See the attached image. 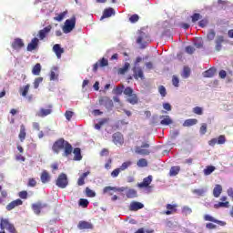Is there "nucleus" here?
<instances>
[{
    "instance_id": "obj_1",
    "label": "nucleus",
    "mask_w": 233,
    "mask_h": 233,
    "mask_svg": "<svg viewBox=\"0 0 233 233\" xmlns=\"http://www.w3.org/2000/svg\"><path fill=\"white\" fill-rule=\"evenodd\" d=\"M52 150L55 152V154H59L61 150H64L62 156L64 157H68V156L72 155L74 147H72V144H69L68 141L65 140V138H58L54 142Z\"/></svg>"
},
{
    "instance_id": "obj_2",
    "label": "nucleus",
    "mask_w": 233,
    "mask_h": 233,
    "mask_svg": "<svg viewBox=\"0 0 233 233\" xmlns=\"http://www.w3.org/2000/svg\"><path fill=\"white\" fill-rule=\"evenodd\" d=\"M0 228L1 230H8L9 233H17L14 224L10 223L7 218H0Z\"/></svg>"
},
{
    "instance_id": "obj_3",
    "label": "nucleus",
    "mask_w": 233,
    "mask_h": 233,
    "mask_svg": "<svg viewBox=\"0 0 233 233\" xmlns=\"http://www.w3.org/2000/svg\"><path fill=\"white\" fill-rule=\"evenodd\" d=\"M76 28V16L73 15L71 19H67L65 22V25L63 26V32L64 34H70L72 30Z\"/></svg>"
},
{
    "instance_id": "obj_4",
    "label": "nucleus",
    "mask_w": 233,
    "mask_h": 233,
    "mask_svg": "<svg viewBox=\"0 0 233 233\" xmlns=\"http://www.w3.org/2000/svg\"><path fill=\"white\" fill-rule=\"evenodd\" d=\"M56 185L58 188H66L68 187V177L66 174L61 173L56 181Z\"/></svg>"
},
{
    "instance_id": "obj_5",
    "label": "nucleus",
    "mask_w": 233,
    "mask_h": 233,
    "mask_svg": "<svg viewBox=\"0 0 233 233\" xmlns=\"http://www.w3.org/2000/svg\"><path fill=\"white\" fill-rule=\"evenodd\" d=\"M147 148H150V145L148 143H143L141 147H135V152L136 154H139V156H150V150Z\"/></svg>"
},
{
    "instance_id": "obj_6",
    "label": "nucleus",
    "mask_w": 233,
    "mask_h": 233,
    "mask_svg": "<svg viewBox=\"0 0 233 233\" xmlns=\"http://www.w3.org/2000/svg\"><path fill=\"white\" fill-rule=\"evenodd\" d=\"M113 143L116 147H123L125 143V137H123V134L120 132L114 133L112 136Z\"/></svg>"
},
{
    "instance_id": "obj_7",
    "label": "nucleus",
    "mask_w": 233,
    "mask_h": 233,
    "mask_svg": "<svg viewBox=\"0 0 233 233\" xmlns=\"http://www.w3.org/2000/svg\"><path fill=\"white\" fill-rule=\"evenodd\" d=\"M124 187H105L103 189V194H108L109 196H114V192H123Z\"/></svg>"
},
{
    "instance_id": "obj_8",
    "label": "nucleus",
    "mask_w": 233,
    "mask_h": 233,
    "mask_svg": "<svg viewBox=\"0 0 233 233\" xmlns=\"http://www.w3.org/2000/svg\"><path fill=\"white\" fill-rule=\"evenodd\" d=\"M50 32H52V25H49L46 27H44L43 29H41L40 31H38V37L41 41H43V39H46V37L50 34Z\"/></svg>"
},
{
    "instance_id": "obj_9",
    "label": "nucleus",
    "mask_w": 233,
    "mask_h": 233,
    "mask_svg": "<svg viewBox=\"0 0 233 233\" xmlns=\"http://www.w3.org/2000/svg\"><path fill=\"white\" fill-rule=\"evenodd\" d=\"M141 208H145V205L141 202L132 201L129 205L130 212H137V210H141Z\"/></svg>"
},
{
    "instance_id": "obj_10",
    "label": "nucleus",
    "mask_w": 233,
    "mask_h": 233,
    "mask_svg": "<svg viewBox=\"0 0 233 233\" xmlns=\"http://www.w3.org/2000/svg\"><path fill=\"white\" fill-rule=\"evenodd\" d=\"M204 220L210 221L211 223H216L217 225H219V227H225L227 225V222H225L223 220L216 219V218H214V217H212L210 215H205Z\"/></svg>"
},
{
    "instance_id": "obj_11",
    "label": "nucleus",
    "mask_w": 233,
    "mask_h": 233,
    "mask_svg": "<svg viewBox=\"0 0 233 233\" xmlns=\"http://www.w3.org/2000/svg\"><path fill=\"white\" fill-rule=\"evenodd\" d=\"M223 43H225V37L223 35H218L215 40L216 52H221V49L223 48Z\"/></svg>"
},
{
    "instance_id": "obj_12",
    "label": "nucleus",
    "mask_w": 233,
    "mask_h": 233,
    "mask_svg": "<svg viewBox=\"0 0 233 233\" xmlns=\"http://www.w3.org/2000/svg\"><path fill=\"white\" fill-rule=\"evenodd\" d=\"M48 207V204H43V203H35L32 204V210L36 214V216H39L41 214L42 208H46Z\"/></svg>"
},
{
    "instance_id": "obj_13",
    "label": "nucleus",
    "mask_w": 233,
    "mask_h": 233,
    "mask_svg": "<svg viewBox=\"0 0 233 233\" xmlns=\"http://www.w3.org/2000/svg\"><path fill=\"white\" fill-rule=\"evenodd\" d=\"M13 50H21L25 46V42L21 38H15L11 44Z\"/></svg>"
},
{
    "instance_id": "obj_14",
    "label": "nucleus",
    "mask_w": 233,
    "mask_h": 233,
    "mask_svg": "<svg viewBox=\"0 0 233 233\" xmlns=\"http://www.w3.org/2000/svg\"><path fill=\"white\" fill-rule=\"evenodd\" d=\"M37 46H39V38L35 37L27 45L26 50L27 52H33V50H36Z\"/></svg>"
},
{
    "instance_id": "obj_15",
    "label": "nucleus",
    "mask_w": 233,
    "mask_h": 233,
    "mask_svg": "<svg viewBox=\"0 0 233 233\" xmlns=\"http://www.w3.org/2000/svg\"><path fill=\"white\" fill-rule=\"evenodd\" d=\"M77 228H79V230H89L94 228V225H92V223L82 220L79 221L78 225H77Z\"/></svg>"
},
{
    "instance_id": "obj_16",
    "label": "nucleus",
    "mask_w": 233,
    "mask_h": 233,
    "mask_svg": "<svg viewBox=\"0 0 233 233\" xmlns=\"http://www.w3.org/2000/svg\"><path fill=\"white\" fill-rule=\"evenodd\" d=\"M167 210L164 211V214H166V216H170L172 214H176V212H177V205L174 204H167L166 206Z\"/></svg>"
},
{
    "instance_id": "obj_17",
    "label": "nucleus",
    "mask_w": 233,
    "mask_h": 233,
    "mask_svg": "<svg viewBox=\"0 0 233 233\" xmlns=\"http://www.w3.org/2000/svg\"><path fill=\"white\" fill-rule=\"evenodd\" d=\"M50 114H52V106H48L47 109L40 108L36 116L37 117H46V116H50Z\"/></svg>"
},
{
    "instance_id": "obj_18",
    "label": "nucleus",
    "mask_w": 233,
    "mask_h": 233,
    "mask_svg": "<svg viewBox=\"0 0 233 233\" xmlns=\"http://www.w3.org/2000/svg\"><path fill=\"white\" fill-rule=\"evenodd\" d=\"M21 205H23V200H21L20 198H17L10 202L5 208L6 210L10 211V210H14L15 207H21Z\"/></svg>"
},
{
    "instance_id": "obj_19",
    "label": "nucleus",
    "mask_w": 233,
    "mask_h": 233,
    "mask_svg": "<svg viewBox=\"0 0 233 233\" xmlns=\"http://www.w3.org/2000/svg\"><path fill=\"white\" fill-rule=\"evenodd\" d=\"M53 50L57 57V59H61V56L65 54V49L61 47V45L56 44L53 46Z\"/></svg>"
},
{
    "instance_id": "obj_20",
    "label": "nucleus",
    "mask_w": 233,
    "mask_h": 233,
    "mask_svg": "<svg viewBox=\"0 0 233 233\" xmlns=\"http://www.w3.org/2000/svg\"><path fill=\"white\" fill-rule=\"evenodd\" d=\"M133 72L135 79H145V75L141 67H134Z\"/></svg>"
},
{
    "instance_id": "obj_21",
    "label": "nucleus",
    "mask_w": 233,
    "mask_h": 233,
    "mask_svg": "<svg viewBox=\"0 0 233 233\" xmlns=\"http://www.w3.org/2000/svg\"><path fill=\"white\" fill-rule=\"evenodd\" d=\"M152 183V175H149L147 177H145L141 183L138 184L139 188H147Z\"/></svg>"
},
{
    "instance_id": "obj_22",
    "label": "nucleus",
    "mask_w": 233,
    "mask_h": 233,
    "mask_svg": "<svg viewBox=\"0 0 233 233\" xmlns=\"http://www.w3.org/2000/svg\"><path fill=\"white\" fill-rule=\"evenodd\" d=\"M88 176H90V171H86V172L83 173L82 175H80V177L77 179L78 187H83V185H85V179H86V177H88Z\"/></svg>"
},
{
    "instance_id": "obj_23",
    "label": "nucleus",
    "mask_w": 233,
    "mask_h": 233,
    "mask_svg": "<svg viewBox=\"0 0 233 233\" xmlns=\"http://www.w3.org/2000/svg\"><path fill=\"white\" fill-rule=\"evenodd\" d=\"M114 14H116V12L114 11V8L109 7L107 9L104 10L103 15L101 16V20L103 19H106V17H112V15H114Z\"/></svg>"
},
{
    "instance_id": "obj_24",
    "label": "nucleus",
    "mask_w": 233,
    "mask_h": 233,
    "mask_svg": "<svg viewBox=\"0 0 233 233\" xmlns=\"http://www.w3.org/2000/svg\"><path fill=\"white\" fill-rule=\"evenodd\" d=\"M18 137L21 143H23L25 139H26V127H25V125L20 126V132H19Z\"/></svg>"
},
{
    "instance_id": "obj_25",
    "label": "nucleus",
    "mask_w": 233,
    "mask_h": 233,
    "mask_svg": "<svg viewBox=\"0 0 233 233\" xmlns=\"http://www.w3.org/2000/svg\"><path fill=\"white\" fill-rule=\"evenodd\" d=\"M160 119V124L163 125L164 127H168V125H172L173 121L172 118H170V116H161Z\"/></svg>"
},
{
    "instance_id": "obj_26",
    "label": "nucleus",
    "mask_w": 233,
    "mask_h": 233,
    "mask_svg": "<svg viewBox=\"0 0 233 233\" xmlns=\"http://www.w3.org/2000/svg\"><path fill=\"white\" fill-rule=\"evenodd\" d=\"M223 192V187L219 184H217L213 188V196L214 198H219L221 193Z\"/></svg>"
},
{
    "instance_id": "obj_27",
    "label": "nucleus",
    "mask_w": 233,
    "mask_h": 233,
    "mask_svg": "<svg viewBox=\"0 0 233 233\" xmlns=\"http://www.w3.org/2000/svg\"><path fill=\"white\" fill-rule=\"evenodd\" d=\"M144 39H147V35L143 32H140V35L137 39V45H141L140 48H147V44H143Z\"/></svg>"
},
{
    "instance_id": "obj_28",
    "label": "nucleus",
    "mask_w": 233,
    "mask_h": 233,
    "mask_svg": "<svg viewBox=\"0 0 233 233\" xmlns=\"http://www.w3.org/2000/svg\"><path fill=\"white\" fill-rule=\"evenodd\" d=\"M50 174L48 173V171L46 170H44L40 176V179H41V182L44 183V184H46L50 181Z\"/></svg>"
},
{
    "instance_id": "obj_29",
    "label": "nucleus",
    "mask_w": 233,
    "mask_h": 233,
    "mask_svg": "<svg viewBox=\"0 0 233 233\" xmlns=\"http://www.w3.org/2000/svg\"><path fill=\"white\" fill-rule=\"evenodd\" d=\"M126 196L128 199H134V198H137V191H136V189L129 188L126 190Z\"/></svg>"
},
{
    "instance_id": "obj_30",
    "label": "nucleus",
    "mask_w": 233,
    "mask_h": 233,
    "mask_svg": "<svg viewBox=\"0 0 233 233\" xmlns=\"http://www.w3.org/2000/svg\"><path fill=\"white\" fill-rule=\"evenodd\" d=\"M127 103H130V105H137V103H139V98H137V95L134 93L132 95H129L127 98Z\"/></svg>"
},
{
    "instance_id": "obj_31",
    "label": "nucleus",
    "mask_w": 233,
    "mask_h": 233,
    "mask_svg": "<svg viewBox=\"0 0 233 233\" xmlns=\"http://www.w3.org/2000/svg\"><path fill=\"white\" fill-rule=\"evenodd\" d=\"M216 67H211L203 73L204 77H214L216 76Z\"/></svg>"
},
{
    "instance_id": "obj_32",
    "label": "nucleus",
    "mask_w": 233,
    "mask_h": 233,
    "mask_svg": "<svg viewBox=\"0 0 233 233\" xmlns=\"http://www.w3.org/2000/svg\"><path fill=\"white\" fill-rule=\"evenodd\" d=\"M30 90V84L25 85L24 87H20V96L26 97L28 96V91Z\"/></svg>"
},
{
    "instance_id": "obj_33",
    "label": "nucleus",
    "mask_w": 233,
    "mask_h": 233,
    "mask_svg": "<svg viewBox=\"0 0 233 233\" xmlns=\"http://www.w3.org/2000/svg\"><path fill=\"white\" fill-rule=\"evenodd\" d=\"M194 125H198V119L189 118L184 121L183 127H194Z\"/></svg>"
},
{
    "instance_id": "obj_34",
    "label": "nucleus",
    "mask_w": 233,
    "mask_h": 233,
    "mask_svg": "<svg viewBox=\"0 0 233 233\" xmlns=\"http://www.w3.org/2000/svg\"><path fill=\"white\" fill-rule=\"evenodd\" d=\"M72 152L75 154V161H81V159H83L81 148L76 147Z\"/></svg>"
},
{
    "instance_id": "obj_35",
    "label": "nucleus",
    "mask_w": 233,
    "mask_h": 233,
    "mask_svg": "<svg viewBox=\"0 0 233 233\" xmlns=\"http://www.w3.org/2000/svg\"><path fill=\"white\" fill-rule=\"evenodd\" d=\"M181 167L179 166H174L169 170V176L174 177L179 174Z\"/></svg>"
},
{
    "instance_id": "obj_36",
    "label": "nucleus",
    "mask_w": 233,
    "mask_h": 233,
    "mask_svg": "<svg viewBox=\"0 0 233 233\" xmlns=\"http://www.w3.org/2000/svg\"><path fill=\"white\" fill-rule=\"evenodd\" d=\"M230 207V202H218V204L214 205V208H228Z\"/></svg>"
},
{
    "instance_id": "obj_37",
    "label": "nucleus",
    "mask_w": 233,
    "mask_h": 233,
    "mask_svg": "<svg viewBox=\"0 0 233 233\" xmlns=\"http://www.w3.org/2000/svg\"><path fill=\"white\" fill-rule=\"evenodd\" d=\"M32 74L34 76H39V74H41V64L37 63L34 66L32 69Z\"/></svg>"
},
{
    "instance_id": "obj_38",
    "label": "nucleus",
    "mask_w": 233,
    "mask_h": 233,
    "mask_svg": "<svg viewBox=\"0 0 233 233\" xmlns=\"http://www.w3.org/2000/svg\"><path fill=\"white\" fill-rule=\"evenodd\" d=\"M216 170V167L214 166H208L206 168L203 170L204 176H210L212 172Z\"/></svg>"
},
{
    "instance_id": "obj_39",
    "label": "nucleus",
    "mask_w": 233,
    "mask_h": 233,
    "mask_svg": "<svg viewBox=\"0 0 233 233\" xmlns=\"http://www.w3.org/2000/svg\"><path fill=\"white\" fill-rule=\"evenodd\" d=\"M66 14H68V11L62 12L59 15H57L56 16H55L54 20L58 21V23H61V21L65 19Z\"/></svg>"
},
{
    "instance_id": "obj_40",
    "label": "nucleus",
    "mask_w": 233,
    "mask_h": 233,
    "mask_svg": "<svg viewBox=\"0 0 233 233\" xmlns=\"http://www.w3.org/2000/svg\"><path fill=\"white\" fill-rule=\"evenodd\" d=\"M128 68H130V64L126 63L123 67L118 69V74H120L121 76L127 74V72H128Z\"/></svg>"
},
{
    "instance_id": "obj_41",
    "label": "nucleus",
    "mask_w": 233,
    "mask_h": 233,
    "mask_svg": "<svg viewBox=\"0 0 233 233\" xmlns=\"http://www.w3.org/2000/svg\"><path fill=\"white\" fill-rule=\"evenodd\" d=\"M216 38V31L214 29H210L207 34V39L208 41H214Z\"/></svg>"
},
{
    "instance_id": "obj_42",
    "label": "nucleus",
    "mask_w": 233,
    "mask_h": 233,
    "mask_svg": "<svg viewBox=\"0 0 233 233\" xmlns=\"http://www.w3.org/2000/svg\"><path fill=\"white\" fill-rule=\"evenodd\" d=\"M124 90H125V86H116L113 89V94H115L116 96H121V94H123Z\"/></svg>"
},
{
    "instance_id": "obj_43",
    "label": "nucleus",
    "mask_w": 233,
    "mask_h": 233,
    "mask_svg": "<svg viewBox=\"0 0 233 233\" xmlns=\"http://www.w3.org/2000/svg\"><path fill=\"white\" fill-rule=\"evenodd\" d=\"M182 77H184L185 79H187V77H190V67L184 66Z\"/></svg>"
},
{
    "instance_id": "obj_44",
    "label": "nucleus",
    "mask_w": 233,
    "mask_h": 233,
    "mask_svg": "<svg viewBox=\"0 0 233 233\" xmlns=\"http://www.w3.org/2000/svg\"><path fill=\"white\" fill-rule=\"evenodd\" d=\"M137 167H148V162L147 161V159L145 158H140L137 162Z\"/></svg>"
},
{
    "instance_id": "obj_45",
    "label": "nucleus",
    "mask_w": 233,
    "mask_h": 233,
    "mask_svg": "<svg viewBox=\"0 0 233 233\" xmlns=\"http://www.w3.org/2000/svg\"><path fill=\"white\" fill-rule=\"evenodd\" d=\"M88 199L86 198H80L78 205L79 207H82V208H86V207H88Z\"/></svg>"
},
{
    "instance_id": "obj_46",
    "label": "nucleus",
    "mask_w": 233,
    "mask_h": 233,
    "mask_svg": "<svg viewBox=\"0 0 233 233\" xmlns=\"http://www.w3.org/2000/svg\"><path fill=\"white\" fill-rule=\"evenodd\" d=\"M225 143H227V137H225V135H220L217 138V144L218 145H225Z\"/></svg>"
},
{
    "instance_id": "obj_47",
    "label": "nucleus",
    "mask_w": 233,
    "mask_h": 233,
    "mask_svg": "<svg viewBox=\"0 0 233 233\" xmlns=\"http://www.w3.org/2000/svg\"><path fill=\"white\" fill-rule=\"evenodd\" d=\"M182 214H184V216H189V214H192V208L188 206H184L182 208Z\"/></svg>"
},
{
    "instance_id": "obj_48",
    "label": "nucleus",
    "mask_w": 233,
    "mask_h": 233,
    "mask_svg": "<svg viewBox=\"0 0 233 233\" xmlns=\"http://www.w3.org/2000/svg\"><path fill=\"white\" fill-rule=\"evenodd\" d=\"M193 114H196L197 116H203V107L195 106L193 108Z\"/></svg>"
},
{
    "instance_id": "obj_49",
    "label": "nucleus",
    "mask_w": 233,
    "mask_h": 233,
    "mask_svg": "<svg viewBox=\"0 0 233 233\" xmlns=\"http://www.w3.org/2000/svg\"><path fill=\"white\" fill-rule=\"evenodd\" d=\"M41 83H43V77H37L35 79L34 81V88L37 89L39 88V85H41Z\"/></svg>"
},
{
    "instance_id": "obj_50",
    "label": "nucleus",
    "mask_w": 233,
    "mask_h": 233,
    "mask_svg": "<svg viewBox=\"0 0 233 233\" xmlns=\"http://www.w3.org/2000/svg\"><path fill=\"white\" fill-rule=\"evenodd\" d=\"M132 166V161H126L124 162L121 166H120V170H127V168H128V167Z\"/></svg>"
},
{
    "instance_id": "obj_51",
    "label": "nucleus",
    "mask_w": 233,
    "mask_h": 233,
    "mask_svg": "<svg viewBox=\"0 0 233 233\" xmlns=\"http://www.w3.org/2000/svg\"><path fill=\"white\" fill-rule=\"evenodd\" d=\"M18 198H20V199H28V192L25 190L20 191L18 193Z\"/></svg>"
},
{
    "instance_id": "obj_52",
    "label": "nucleus",
    "mask_w": 233,
    "mask_h": 233,
    "mask_svg": "<svg viewBox=\"0 0 233 233\" xmlns=\"http://www.w3.org/2000/svg\"><path fill=\"white\" fill-rule=\"evenodd\" d=\"M86 194L87 198H96V193L94 190L90 189L89 187H86Z\"/></svg>"
},
{
    "instance_id": "obj_53",
    "label": "nucleus",
    "mask_w": 233,
    "mask_h": 233,
    "mask_svg": "<svg viewBox=\"0 0 233 233\" xmlns=\"http://www.w3.org/2000/svg\"><path fill=\"white\" fill-rule=\"evenodd\" d=\"M158 92H159V94H160V96H161L162 97H166V96H167V88L164 87V86H160L158 87Z\"/></svg>"
},
{
    "instance_id": "obj_54",
    "label": "nucleus",
    "mask_w": 233,
    "mask_h": 233,
    "mask_svg": "<svg viewBox=\"0 0 233 233\" xmlns=\"http://www.w3.org/2000/svg\"><path fill=\"white\" fill-rule=\"evenodd\" d=\"M106 118L102 119L101 121H99V123L95 125V128L96 130H101V127H103V125H105V123H106Z\"/></svg>"
},
{
    "instance_id": "obj_55",
    "label": "nucleus",
    "mask_w": 233,
    "mask_h": 233,
    "mask_svg": "<svg viewBox=\"0 0 233 233\" xmlns=\"http://www.w3.org/2000/svg\"><path fill=\"white\" fill-rule=\"evenodd\" d=\"M207 128H208L207 123H203L199 129V133L201 134V136H205V134H207Z\"/></svg>"
},
{
    "instance_id": "obj_56",
    "label": "nucleus",
    "mask_w": 233,
    "mask_h": 233,
    "mask_svg": "<svg viewBox=\"0 0 233 233\" xmlns=\"http://www.w3.org/2000/svg\"><path fill=\"white\" fill-rule=\"evenodd\" d=\"M98 65L101 67L108 66V60L106 58L103 57L101 60L98 61Z\"/></svg>"
},
{
    "instance_id": "obj_57",
    "label": "nucleus",
    "mask_w": 233,
    "mask_h": 233,
    "mask_svg": "<svg viewBox=\"0 0 233 233\" xmlns=\"http://www.w3.org/2000/svg\"><path fill=\"white\" fill-rule=\"evenodd\" d=\"M123 92H124L125 96H129L134 94V89H132V87H126Z\"/></svg>"
},
{
    "instance_id": "obj_58",
    "label": "nucleus",
    "mask_w": 233,
    "mask_h": 233,
    "mask_svg": "<svg viewBox=\"0 0 233 233\" xmlns=\"http://www.w3.org/2000/svg\"><path fill=\"white\" fill-rule=\"evenodd\" d=\"M191 19H192V23H196L197 21H199V19H201V15L199 13H195L191 16Z\"/></svg>"
},
{
    "instance_id": "obj_59",
    "label": "nucleus",
    "mask_w": 233,
    "mask_h": 233,
    "mask_svg": "<svg viewBox=\"0 0 233 233\" xmlns=\"http://www.w3.org/2000/svg\"><path fill=\"white\" fill-rule=\"evenodd\" d=\"M130 23H137L139 21V15H133L129 17Z\"/></svg>"
},
{
    "instance_id": "obj_60",
    "label": "nucleus",
    "mask_w": 233,
    "mask_h": 233,
    "mask_svg": "<svg viewBox=\"0 0 233 233\" xmlns=\"http://www.w3.org/2000/svg\"><path fill=\"white\" fill-rule=\"evenodd\" d=\"M65 116H66V119H67V121H71L72 117L74 116V112H72V111H66Z\"/></svg>"
},
{
    "instance_id": "obj_61",
    "label": "nucleus",
    "mask_w": 233,
    "mask_h": 233,
    "mask_svg": "<svg viewBox=\"0 0 233 233\" xmlns=\"http://www.w3.org/2000/svg\"><path fill=\"white\" fill-rule=\"evenodd\" d=\"M186 52H187V54L192 55V54H194V52H196V48H194V46H186Z\"/></svg>"
},
{
    "instance_id": "obj_62",
    "label": "nucleus",
    "mask_w": 233,
    "mask_h": 233,
    "mask_svg": "<svg viewBox=\"0 0 233 233\" xmlns=\"http://www.w3.org/2000/svg\"><path fill=\"white\" fill-rule=\"evenodd\" d=\"M193 194H196V196H205V189H194Z\"/></svg>"
},
{
    "instance_id": "obj_63",
    "label": "nucleus",
    "mask_w": 233,
    "mask_h": 233,
    "mask_svg": "<svg viewBox=\"0 0 233 233\" xmlns=\"http://www.w3.org/2000/svg\"><path fill=\"white\" fill-rule=\"evenodd\" d=\"M120 172H121V168H120V167L116 168L115 170H113V171L111 172V176H112L113 177H117V176H119Z\"/></svg>"
},
{
    "instance_id": "obj_64",
    "label": "nucleus",
    "mask_w": 233,
    "mask_h": 233,
    "mask_svg": "<svg viewBox=\"0 0 233 233\" xmlns=\"http://www.w3.org/2000/svg\"><path fill=\"white\" fill-rule=\"evenodd\" d=\"M135 233H154V230L145 231V228H138Z\"/></svg>"
}]
</instances>
